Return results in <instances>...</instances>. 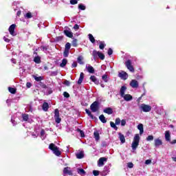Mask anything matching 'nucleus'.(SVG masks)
Listing matches in <instances>:
<instances>
[{"label": "nucleus", "instance_id": "f257e3e1", "mask_svg": "<svg viewBox=\"0 0 176 176\" xmlns=\"http://www.w3.org/2000/svg\"><path fill=\"white\" fill-rule=\"evenodd\" d=\"M49 149L52 151L53 153L56 155V156H60L61 155V151L60 148L57 147L56 144L51 143L49 146Z\"/></svg>", "mask_w": 176, "mask_h": 176}, {"label": "nucleus", "instance_id": "f03ea898", "mask_svg": "<svg viewBox=\"0 0 176 176\" xmlns=\"http://www.w3.org/2000/svg\"><path fill=\"white\" fill-rule=\"evenodd\" d=\"M140 145V135L135 134L133 138V141L131 144V148L133 151H135L137 148H138V146Z\"/></svg>", "mask_w": 176, "mask_h": 176}, {"label": "nucleus", "instance_id": "7ed1b4c3", "mask_svg": "<svg viewBox=\"0 0 176 176\" xmlns=\"http://www.w3.org/2000/svg\"><path fill=\"white\" fill-rule=\"evenodd\" d=\"M139 109L142 111V112H151L152 111V107H151L149 104H141L139 106Z\"/></svg>", "mask_w": 176, "mask_h": 176}, {"label": "nucleus", "instance_id": "20e7f679", "mask_svg": "<svg viewBox=\"0 0 176 176\" xmlns=\"http://www.w3.org/2000/svg\"><path fill=\"white\" fill-rule=\"evenodd\" d=\"M125 66L126 67L127 69L131 72H134V67L131 65V60H127L125 62Z\"/></svg>", "mask_w": 176, "mask_h": 176}, {"label": "nucleus", "instance_id": "39448f33", "mask_svg": "<svg viewBox=\"0 0 176 176\" xmlns=\"http://www.w3.org/2000/svg\"><path fill=\"white\" fill-rule=\"evenodd\" d=\"M54 114L55 122L56 123H60L61 122V118H60V111L58 109H55Z\"/></svg>", "mask_w": 176, "mask_h": 176}, {"label": "nucleus", "instance_id": "423d86ee", "mask_svg": "<svg viewBox=\"0 0 176 176\" xmlns=\"http://www.w3.org/2000/svg\"><path fill=\"white\" fill-rule=\"evenodd\" d=\"M90 108L92 112H97V111H98V102L95 101L91 104Z\"/></svg>", "mask_w": 176, "mask_h": 176}, {"label": "nucleus", "instance_id": "0eeeda50", "mask_svg": "<svg viewBox=\"0 0 176 176\" xmlns=\"http://www.w3.org/2000/svg\"><path fill=\"white\" fill-rule=\"evenodd\" d=\"M16 29V24H12L10 26L8 30L10 34V35H12V36H16V32H14V30Z\"/></svg>", "mask_w": 176, "mask_h": 176}, {"label": "nucleus", "instance_id": "6e6552de", "mask_svg": "<svg viewBox=\"0 0 176 176\" xmlns=\"http://www.w3.org/2000/svg\"><path fill=\"white\" fill-rule=\"evenodd\" d=\"M63 175L67 176V175H72V170H71V168L69 167H65L63 169Z\"/></svg>", "mask_w": 176, "mask_h": 176}, {"label": "nucleus", "instance_id": "1a4fd4ad", "mask_svg": "<svg viewBox=\"0 0 176 176\" xmlns=\"http://www.w3.org/2000/svg\"><path fill=\"white\" fill-rule=\"evenodd\" d=\"M118 76L121 78V79H124V80H126L129 78V74L124 71H122L119 73Z\"/></svg>", "mask_w": 176, "mask_h": 176}, {"label": "nucleus", "instance_id": "9d476101", "mask_svg": "<svg viewBox=\"0 0 176 176\" xmlns=\"http://www.w3.org/2000/svg\"><path fill=\"white\" fill-rule=\"evenodd\" d=\"M154 145L155 148H159L161 145H163V142L160 138L154 140Z\"/></svg>", "mask_w": 176, "mask_h": 176}, {"label": "nucleus", "instance_id": "9b49d317", "mask_svg": "<svg viewBox=\"0 0 176 176\" xmlns=\"http://www.w3.org/2000/svg\"><path fill=\"white\" fill-rule=\"evenodd\" d=\"M130 86L133 89L138 88V86H139L138 81H137V80H132L130 82Z\"/></svg>", "mask_w": 176, "mask_h": 176}, {"label": "nucleus", "instance_id": "f8f14e48", "mask_svg": "<svg viewBox=\"0 0 176 176\" xmlns=\"http://www.w3.org/2000/svg\"><path fill=\"white\" fill-rule=\"evenodd\" d=\"M165 140L168 142H171V135L170 134V131H165Z\"/></svg>", "mask_w": 176, "mask_h": 176}, {"label": "nucleus", "instance_id": "ddd939ff", "mask_svg": "<svg viewBox=\"0 0 176 176\" xmlns=\"http://www.w3.org/2000/svg\"><path fill=\"white\" fill-rule=\"evenodd\" d=\"M127 90V87L126 86H122L120 89V97H123L126 93V91Z\"/></svg>", "mask_w": 176, "mask_h": 176}, {"label": "nucleus", "instance_id": "4468645a", "mask_svg": "<svg viewBox=\"0 0 176 176\" xmlns=\"http://www.w3.org/2000/svg\"><path fill=\"white\" fill-rule=\"evenodd\" d=\"M104 162H107L106 157H100L98 162V165L99 167H102L104 166Z\"/></svg>", "mask_w": 176, "mask_h": 176}, {"label": "nucleus", "instance_id": "2eb2a0df", "mask_svg": "<svg viewBox=\"0 0 176 176\" xmlns=\"http://www.w3.org/2000/svg\"><path fill=\"white\" fill-rule=\"evenodd\" d=\"M85 68L89 74H94V67H93V66L90 65H86Z\"/></svg>", "mask_w": 176, "mask_h": 176}, {"label": "nucleus", "instance_id": "dca6fc26", "mask_svg": "<svg viewBox=\"0 0 176 176\" xmlns=\"http://www.w3.org/2000/svg\"><path fill=\"white\" fill-rule=\"evenodd\" d=\"M122 98H124V100L125 101H131V100H133V96L130 94H125L123 96H122Z\"/></svg>", "mask_w": 176, "mask_h": 176}, {"label": "nucleus", "instance_id": "f3484780", "mask_svg": "<svg viewBox=\"0 0 176 176\" xmlns=\"http://www.w3.org/2000/svg\"><path fill=\"white\" fill-rule=\"evenodd\" d=\"M34 63H36V64H40L41 63V57L38 56V53L34 52Z\"/></svg>", "mask_w": 176, "mask_h": 176}, {"label": "nucleus", "instance_id": "a211bd4d", "mask_svg": "<svg viewBox=\"0 0 176 176\" xmlns=\"http://www.w3.org/2000/svg\"><path fill=\"white\" fill-rule=\"evenodd\" d=\"M90 80H91V82H94L95 85H99L100 83V80L95 76H91L90 77Z\"/></svg>", "mask_w": 176, "mask_h": 176}, {"label": "nucleus", "instance_id": "6ab92c4d", "mask_svg": "<svg viewBox=\"0 0 176 176\" xmlns=\"http://www.w3.org/2000/svg\"><path fill=\"white\" fill-rule=\"evenodd\" d=\"M103 112L104 113H107V115H112V113H113V111L112 110L111 108L110 107H108V108H106L103 110Z\"/></svg>", "mask_w": 176, "mask_h": 176}, {"label": "nucleus", "instance_id": "aec40b11", "mask_svg": "<svg viewBox=\"0 0 176 176\" xmlns=\"http://www.w3.org/2000/svg\"><path fill=\"white\" fill-rule=\"evenodd\" d=\"M84 78H85V74H83V72H81L80 74L79 79L78 80V85H82Z\"/></svg>", "mask_w": 176, "mask_h": 176}, {"label": "nucleus", "instance_id": "412c9836", "mask_svg": "<svg viewBox=\"0 0 176 176\" xmlns=\"http://www.w3.org/2000/svg\"><path fill=\"white\" fill-rule=\"evenodd\" d=\"M109 174V167L104 166L103 171L102 172V175H108Z\"/></svg>", "mask_w": 176, "mask_h": 176}, {"label": "nucleus", "instance_id": "4be33fe9", "mask_svg": "<svg viewBox=\"0 0 176 176\" xmlns=\"http://www.w3.org/2000/svg\"><path fill=\"white\" fill-rule=\"evenodd\" d=\"M94 137L96 141H100V132H98V131H95L94 133Z\"/></svg>", "mask_w": 176, "mask_h": 176}, {"label": "nucleus", "instance_id": "5701e85b", "mask_svg": "<svg viewBox=\"0 0 176 176\" xmlns=\"http://www.w3.org/2000/svg\"><path fill=\"white\" fill-rule=\"evenodd\" d=\"M64 32H65V35H66V36H68V38L74 37V34L72 33V32L69 30H65Z\"/></svg>", "mask_w": 176, "mask_h": 176}, {"label": "nucleus", "instance_id": "b1692460", "mask_svg": "<svg viewBox=\"0 0 176 176\" xmlns=\"http://www.w3.org/2000/svg\"><path fill=\"white\" fill-rule=\"evenodd\" d=\"M120 141H121L122 144H124L126 142V139L124 138V135L121 133H118Z\"/></svg>", "mask_w": 176, "mask_h": 176}, {"label": "nucleus", "instance_id": "393cba45", "mask_svg": "<svg viewBox=\"0 0 176 176\" xmlns=\"http://www.w3.org/2000/svg\"><path fill=\"white\" fill-rule=\"evenodd\" d=\"M138 129L140 130V134L142 135V134L144 133V124H139L138 125Z\"/></svg>", "mask_w": 176, "mask_h": 176}, {"label": "nucleus", "instance_id": "a878e982", "mask_svg": "<svg viewBox=\"0 0 176 176\" xmlns=\"http://www.w3.org/2000/svg\"><path fill=\"white\" fill-rule=\"evenodd\" d=\"M99 54H100V52H98L97 50L93 51L92 56H93L94 60H97Z\"/></svg>", "mask_w": 176, "mask_h": 176}, {"label": "nucleus", "instance_id": "bb28decb", "mask_svg": "<svg viewBox=\"0 0 176 176\" xmlns=\"http://www.w3.org/2000/svg\"><path fill=\"white\" fill-rule=\"evenodd\" d=\"M32 78H34L36 82H41V80H43V77L42 76H37L36 75H32Z\"/></svg>", "mask_w": 176, "mask_h": 176}, {"label": "nucleus", "instance_id": "cd10ccee", "mask_svg": "<svg viewBox=\"0 0 176 176\" xmlns=\"http://www.w3.org/2000/svg\"><path fill=\"white\" fill-rule=\"evenodd\" d=\"M40 137L43 140L46 139V133H45V130L42 129L41 131Z\"/></svg>", "mask_w": 176, "mask_h": 176}, {"label": "nucleus", "instance_id": "c85d7f7f", "mask_svg": "<svg viewBox=\"0 0 176 176\" xmlns=\"http://www.w3.org/2000/svg\"><path fill=\"white\" fill-rule=\"evenodd\" d=\"M76 156L77 159H83V157H85V153H83V151H81L80 153H76Z\"/></svg>", "mask_w": 176, "mask_h": 176}, {"label": "nucleus", "instance_id": "c756f323", "mask_svg": "<svg viewBox=\"0 0 176 176\" xmlns=\"http://www.w3.org/2000/svg\"><path fill=\"white\" fill-rule=\"evenodd\" d=\"M43 110L45 111V112L47 111L49 109V104L47 102H44L42 106Z\"/></svg>", "mask_w": 176, "mask_h": 176}, {"label": "nucleus", "instance_id": "7c9ffc66", "mask_svg": "<svg viewBox=\"0 0 176 176\" xmlns=\"http://www.w3.org/2000/svg\"><path fill=\"white\" fill-rule=\"evenodd\" d=\"M77 173H78V174H80V175H86V171H85V170L82 168H78Z\"/></svg>", "mask_w": 176, "mask_h": 176}, {"label": "nucleus", "instance_id": "2f4dec72", "mask_svg": "<svg viewBox=\"0 0 176 176\" xmlns=\"http://www.w3.org/2000/svg\"><path fill=\"white\" fill-rule=\"evenodd\" d=\"M67 63H68V60L66 58L63 59L62 63L60 65V67H61V68H64V67L67 65Z\"/></svg>", "mask_w": 176, "mask_h": 176}, {"label": "nucleus", "instance_id": "473e14b6", "mask_svg": "<svg viewBox=\"0 0 176 176\" xmlns=\"http://www.w3.org/2000/svg\"><path fill=\"white\" fill-rule=\"evenodd\" d=\"M89 39L91 43H96V39L94 38V36H93V34H88Z\"/></svg>", "mask_w": 176, "mask_h": 176}, {"label": "nucleus", "instance_id": "72a5a7b5", "mask_svg": "<svg viewBox=\"0 0 176 176\" xmlns=\"http://www.w3.org/2000/svg\"><path fill=\"white\" fill-rule=\"evenodd\" d=\"M99 120H100V122H102V123L107 122V118H105V116H104V115L102 114L99 116Z\"/></svg>", "mask_w": 176, "mask_h": 176}, {"label": "nucleus", "instance_id": "f704fd0d", "mask_svg": "<svg viewBox=\"0 0 176 176\" xmlns=\"http://www.w3.org/2000/svg\"><path fill=\"white\" fill-rule=\"evenodd\" d=\"M77 61L78 64H80L81 65H83L85 63L83 62V57L82 56H78L77 58Z\"/></svg>", "mask_w": 176, "mask_h": 176}, {"label": "nucleus", "instance_id": "c9c22d12", "mask_svg": "<svg viewBox=\"0 0 176 176\" xmlns=\"http://www.w3.org/2000/svg\"><path fill=\"white\" fill-rule=\"evenodd\" d=\"M102 79L105 82V83H107L109 80V77H108V75L104 74L102 76Z\"/></svg>", "mask_w": 176, "mask_h": 176}, {"label": "nucleus", "instance_id": "e433bc0d", "mask_svg": "<svg viewBox=\"0 0 176 176\" xmlns=\"http://www.w3.org/2000/svg\"><path fill=\"white\" fill-rule=\"evenodd\" d=\"M22 118L23 120H24V122H27V120H28V119L30 118V116H28V114H22Z\"/></svg>", "mask_w": 176, "mask_h": 176}, {"label": "nucleus", "instance_id": "4c0bfd02", "mask_svg": "<svg viewBox=\"0 0 176 176\" xmlns=\"http://www.w3.org/2000/svg\"><path fill=\"white\" fill-rule=\"evenodd\" d=\"M99 43H100L99 48L101 50H103L104 47H105L106 46L105 43L104 41H100Z\"/></svg>", "mask_w": 176, "mask_h": 176}, {"label": "nucleus", "instance_id": "58836bf2", "mask_svg": "<svg viewBox=\"0 0 176 176\" xmlns=\"http://www.w3.org/2000/svg\"><path fill=\"white\" fill-rule=\"evenodd\" d=\"M110 126L112 127V129H114V130L118 131V126H116V124L113 122H110Z\"/></svg>", "mask_w": 176, "mask_h": 176}, {"label": "nucleus", "instance_id": "ea45409f", "mask_svg": "<svg viewBox=\"0 0 176 176\" xmlns=\"http://www.w3.org/2000/svg\"><path fill=\"white\" fill-rule=\"evenodd\" d=\"M78 9H80V10H86V6L82 3H80L78 5Z\"/></svg>", "mask_w": 176, "mask_h": 176}, {"label": "nucleus", "instance_id": "a19ab883", "mask_svg": "<svg viewBox=\"0 0 176 176\" xmlns=\"http://www.w3.org/2000/svg\"><path fill=\"white\" fill-rule=\"evenodd\" d=\"M72 46H74V47H76L78 46V40L76 38L73 39Z\"/></svg>", "mask_w": 176, "mask_h": 176}, {"label": "nucleus", "instance_id": "79ce46f5", "mask_svg": "<svg viewBox=\"0 0 176 176\" xmlns=\"http://www.w3.org/2000/svg\"><path fill=\"white\" fill-rule=\"evenodd\" d=\"M8 90L11 94H16V89L12 88V87H8Z\"/></svg>", "mask_w": 176, "mask_h": 176}, {"label": "nucleus", "instance_id": "37998d69", "mask_svg": "<svg viewBox=\"0 0 176 176\" xmlns=\"http://www.w3.org/2000/svg\"><path fill=\"white\" fill-rule=\"evenodd\" d=\"M63 56L65 57H68L69 56V50H65L63 52Z\"/></svg>", "mask_w": 176, "mask_h": 176}, {"label": "nucleus", "instance_id": "c03bdc74", "mask_svg": "<svg viewBox=\"0 0 176 176\" xmlns=\"http://www.w3.org/2000/svg\"><path fill=\"white\" fill-rule=\"evenodd\" d=\"M85 112L86 113H87L88 116H90V118H91V119L94 118L93 114H91V112L89 109H86Z\"/></svg>", "mask_w": 176, "mask_h": 176}, {"label": "nucleus", "instance_id": "a18cd8bd", "mask_svg": "<svg viewBox=\"0 0 176 176\" xmlns=\"http://www.w3.org/2000/svg\"><path fill=\"white\" fill-rule=\"evenodd\" d=\"M71 49V43H67L65 44V50H69Z\"/></svg>", "mask_w": 176, "mask_h": 176}, {"label": "nucleus", "instance_id": "49530a36", "mask_svg": "<svg viewBox=\"0 0 176 176\" xmlns=\"http://www.w3.org/2000/svg\"><path fill=\"white\" fill-rule=\"evenodd\" d=\"M98 57H99V58H100V60H104L105 58V56L104 55V54H102L101 52H99Z\"/></svg>", "mask_w": 176, "mask_h": 176}, {"label": "nucleus", "instance_id": "de8ad7c7", "mask_svg": "<svg viewBox=\"0 0 176 176\" xmlns=\"http://www.w3.org/2000/svg\"><path fill=\"white\" fill-rule=\"evenodd\" d=\"M31 17H32V14H31V12H28L25 15V19H31Z\"/></svg>", "mask_w": 176, "mask_h": 176}, {"label": "nucleus", "instance_id": "09e8293b", "mask_svg": "<svg viewBox=\"0 0 176 176\" xmlns=\"http://www.w3.org/2000/svg\"><path fill=\"white\" fill-rule=\"evenodd\" d=\"M146 141H153V135H148L146 138Z\"/></svg>", "mask_w": 176, "mask_h": 176}, {"label": "nucleus", "instance_id": "8fccbe9b", "mask_svg": "<svg viewBox=\"0 0 176 176\" xmlns=\"http://www.w3.org/2000/svg\"><path fill=\"white\" fill-rule=\"evenodd\" d=\"M71 5H76L78 3V0H70Z\"/></svg>", "mask_w": 176, "mask_h": 176}, {"label": "nucleus", "instance_id": "3c124183", "mask_svg": "<svg viewBox=\"0 0 176 176\" xmlns=\"http://www.w3.org/2000/svg\"><path fill=\"white\" fill-rule=\"evenodd\" d=\"M127 166H128L129 168H133V167H134V164L132 162H129L127 164Z\"/></svg>", "mask_w": 176, "mask_h": 176}, {"label": "nucleus", "instance_id": "603ef678", "mask_svg": "<svg viewBox=\"0 0 176 176\" xmlns=\"http://www.w3.org/2000/svg\"><path fill=\"white\" fill-rule=\"evenodd\" d=\"M122 120H120V118H116V125H119V124H120V122H121Z\"/></svg>", "mask_w": 176, "mask_h": 176}, {"label": "nucleus", "instance_id": "864d4df0", "mask_svg": "<svg viewBox=\"0 0 176 176\" xmlns=\"http://www.w3.org/2000/svg\"><path fill=\"white\" fill-rule=\"evenodd\" d=\"M63 96H64V97H65V98H69V94H68L67 91H65V92L63 93Z\"/></svg>", "mask_w": 176, "mask_h": 176}, {"label": "nucleus", "instance_id": "5fc2aeb1", "mask_svg": "<svg viewBox=\"0 0 176 176\" xmlns=\"http://www.w3.org/2000/svg\"><path fill=\"white\" fill-rule=\"evenodd\" d=\"M107 53L109 56H112V54L113 53V50L109 48Z\"/></svg>", "mask_w": 176, "mask_h": 176}, {"label": "nucleus", "instance_id": "6e6d98bb", "mask_svg": "<svg viewBox=\"0 0 176 176\" xmlns=\"http://www.w3.org/2000/svg\"><path fill=\"white\" fill-rule=\"evenodd\" d=\"M93 174L94 175L97 176L100 175V172L98 170H93Z\"/></svg>", "mask_w": 176, "mask_h": 176}, {"label": "nucleus", "instance_id": "4d7b16f0", "mask_svg": "<svg viewBox=\"0 0 176 176\" xmlns=\"http://www.w3.org/2000/svg\"><path fill=\"white\" fill-rule=\"evenodd\" d=\"M76 67H78V63L76 62H74L72 65V68H76Z\"/></svg>", "mask_w": 176, "mask_h": 176}, {"label": "nucleus", "instance_id": "13d9d810", "mask_svg": "<svg viewBox=\"0 0 176 176\" xmlns=\"http://www.w3.org/2000/svg\"><path fill=\"white\" fill-rule=\"evenodd\" d=\"M3 40L5 41V42H7L8 43L10 42V39L8 38L7 36H4Z\"/></svg>", "mask_w": 176, "mask_h": 176}, {"label": "nucleus", "instance_id": "bf43d9fd", "mask_svg": "<svg viewBox=\"0 0 176 176\" xmlns=\"http://www.w3.org/2000/svg\"><path fill=\"white\" fill-rule=\"evenodd\" d=\"M57 72H51V76H57Z\"/></svg>", "mask_w": 176, "mask_h": 176}, {"label": "nucleus", "instance_id": "052dcab7", "mask_svg": "<svg viewBox=\"0 0 176 176\" xmlns=\"http://www.w3.org/2000/svg\"><path fill=\"white\" fill-rule=\"evenodd\" d=\"M121 126H126V120H121Z\"/></svg>", "mask_w": 176, "mask_h": 176}, {"label": "nucleus", "instance_id": "680f3d73", "mask_svg": "<svg viewBox=\"0 0 176 176\" xmlns=\"http://www.w3.org/2000/svg\"><path fill=\"white\" fill-rule=\"evenodd\" d=\"M74 28L76 31H78V30H79V25L78 24L74 25Z\"/></svg>", "mask_w": 176, "mask_h": 176}, {"label": "nucleus", "instance_id": "e2e57ef3", "mask_svg": "<svg viewBox=\"0 0 176 176\" xmlns=\"http://www.w3.org/2000/svg\"><path fill=\"white\" fill-rule=\"evenodd\" d=\"M151 163H152V160H146L145 161V164H151Z\"/></svg>", "mask_w": 176, "mask_h": 176}, {"label": "nucleus", "instance_id": "0e129e2a", "mask_svg": "<svg viewBox=\"0 0 176 176\" xmlns=\"http://www.w3.org/2000/svg\"><path fill=\"white\" fill-rule=\"evenodd\" d=\"M65 85H66V86H69V85H71V82H69V81H68V80H65Z\"/></svg>", "mask_w": 176, "mask_h": 176}, {"label": "nucleus", "instance_id": "69168bd1", "mask_svg": "<svg viewBox=\"0 0 176 176\" xmlns=\"http://www.w3.org/2000/svg\"><path fill=\"white\" fill-rule=\"evenodd\" d=\"M26 86L28 89H30V87H31V86H32V85L31 84V82H27L26 83Z\"/></svg>", "mask_w": 176, "mask_h": 176}, {"label": "nucleus", "instance_id": "338daca9", "mask_svg": "<svg viewBox=\"0 0 176 176\" xmlns=\"http://www.w3.org/2000/svg\"><path fill=\"white\" fill-rule=\"evenodd\" d=\"M80 137H82V138H84V137H85V132H83V131H81L80 132Z\"/></svg>", "mask_w": 176, "mask_h": 176}, {"label": "nucleus", "instance_id": "774afa93", "mask_svg": "<svg viewBox=\"0 0 176 176\" xmlns=\"http://www.w3.org/2000/svg\"><path fill=\"white\" fill-rule=\"evenodd\" d=\"M11 122H12L13 126H16V121L14 120H13V118L11 119Z\"/></svg>", "mask_w": 176, "mask_h": 176}]
</instances>
